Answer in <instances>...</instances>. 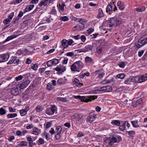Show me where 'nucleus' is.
<instances>
[{"label": "nucleus", "instance_id": "obj_50", "mask_svg": "<svg viewBox=\"0 0 147 147\" xmlns=\"http://www.w3.org/2000/svg\"><path fill=\"white\" fill-rule=\"evenodd\" d=\"M78 25V27L79 28H78L77 29V30H83L84 27V25Z\"/></svg>", "mask_w": 147, "mask_h": 147}, {"label": "nucleus", "instance_id": "obj_14", "mask_svg": "<svg viewBox=\"0 0 147 147\" xmlns=\"http://www.w3.org/2000/svg\"><path fill=\"white\" fill-rule=\"evenodd\" d=\"M29 110L28 107H26L24 109H23L20 111V113L21 116H23L25 115L27 111Z\"/></svg>", "mask_w": 147, "mask_h": 147}, {"label": "nucleus", "instance_id": "obj_16", "mask_svg": "<svg viewBox=\"0 0 147 147\" xmlns=\"http://www.w3.org/2000/svg\"><path fill=\"white\" fill-rule=\"evenodd\" d=\"M117 5L119 7V9L121 10H122L125 8L123 3L121 1L118 2Z\"/></svg>", "mask_w": 147, "mask_h": 147}, {"label": "nucleus", "instance_id": "obj_46", "mask_svg": "<svg viewBox=\"0 0 147 147\" xmlns=\"http://www.w3.org/2000/svg\"><path fill=\"white\" fill-rule=\"evenodd\" d=\"M6 113L5 109L3 108H1L0 109V114L1 115H4Z\"/></svg>", "mask_w": 147, "mask_h": 147}, {"label": "nucleus", "instance_id": "obj_53", "mask_svg": "<svg viewBox=\"0 0 147 147\" xmlns=\"http://www.w3.org/2000/svg\"><path fill=\"white\" fill-rule=\"evenodd\" d=\"M44 136H45V138H46V139L48 140H49V136H50V134L47 133L45 132V133L44 134Z\"/></svg>", "mask_w": 147, "mask_h": 147}, {"label": "nucleus", "instance_id": "obj_62", "mask_svg": "<svg viewBox=\"0 0 147 147\" xmlns=\"http://www.w3.org/2000/svg\"><path fill=\"white\" fill-rule=\"evenodd\" d=\"M36 143L35 142H29V147H32L33 146H35Z\"/></svg>", "mask_w": 147, "mask_h": 147}, {"label": "nucleus", "instance_id": "obj_22", "mask_svg": "<svg viewBox=\"0 0 147 147\" xmlns=\"http://www.w3.org/2000/svg\"><path fill=\"white\" fill-rule=\"evenodd\" d=\"M65 83V80L63 78H60L58 79L57 81V83L59 85H63Z\"/></svg>", "mask_w": 147, "mask_h": 147}, {"label": "nucleus", "instance_id": "obj_2", "mask_svg": "<svg viewBox=\"0 0 147 147\" xmlns=\"http://www.w3.org/2000/svg\"><path fill=\"white\" fill-rule=\"evenodd\" d=\"M74 97L75 98H79L82 101L86 102H88L89 101H92L95 100L97 98L96 96L90 95L86 96H81L80 95L74 96Z\"/></svg>", "mask_w": 147, "mask_h": 147}, {"label": "nucleus", "instance_id": "obj_47", "mask_svg": "<svg viewBox=\"0 0 147 147\" xmlns=\"http://www.w3.org/2000/svg\"><path fill=\"white\" fill-rule=\"evenodd\" d=\"M13 63H16L17 64H18V60H16V59L10 60L8 62V63L11 64Z\"/></svg>", "mask_w": 147, "mask_h": 147}, {"label": "nucleus", "instance_id": "obj_48", "mask_svg": "<svg viewBox=\"0 0 147 147\" xmlns=\"http://www.w3.org/2000/svg\"><path fill=\"white\" fill-rule=\"evenodd\" d=\"M82 117L80 114H76L74 115H73L72 116V118L74 119H75L77 117H80V118H81V117Z\"/></svg>", "mask_w": 147, "mask_h": 147}, {"label": "nucleus", "instance_id": "obj_15", "mask_svg": "<svg viewBox=\"0 0 147 147\" xmlns=\"http://www.w3.org/2000/svg\"><path fill=\"white\" fill-rule=\"evenodd\" d=\"M28 52H30L28 50V49H20L19 50V55L23 54L24 55H25L28 53Z\"/></svg>", "mask_w": 147, "mask_h": 147}, {"label": "nucleus", "instance_id": "obj_26", "mask_svg": "<svg viewBox=\"0 0 147 147\" xmlns=\"http://www.w3.org/2000/svg\"><path fill=\"white\" fill-rule=\"evenodd\" d=\"M34 7V5H30L27 6L25 8V11L28 12L32 10Z\"/></svg>", "mask_w": 147, "mask_h": 147}, {"label": "nucleus", "instance_id": "obj_58", "mask_svg": "<svg viewBox=\"0 0 147 147\" xmlns=\"http://www.w3.org/2000/svg\"><path fill=\"white\" fill-rule=\"evenodd\" d=\"M135 131L133 130L129 131L128 132V134L130 136H131L135 134Z\"/></svg>", "mask_w": 147, "mask_h": 147}, {"label": "nucleus", "instance_id": "obj_63", "mask_svg": "<svg viewBox=\"0 0 147 147\" xmlns=\"http://www.w3.org/2000/svg\"><path fill=\"white\" fill-rule=\"evenodd\" d=\"M46 69V68L45 67L40 68L39 70V72L40 73H42L44 72V71Z\"/></svg>", "mask_w": 147, "mask_h": 147}, {"label": "nucleus", "instance_id": "obj_23", "mask_svg": "<svg viewBox=\"0 0 147 147\" xmlns=\"http://www.w3.org/2000/svg\"><path fill=\"white\" fill-rule=\"evenodd\" d=\"M138 79V83H141L145 81L144 74L139 76Z\"/></svg>", "mask_w": 147, "mask_h": 147}, {"label": "nucleus", "instance_id": "obj_34", "mask_svg": "<svg viewBox=\"0 0 147 147\" xmlns=\"http://www.w3.org/2000/svg\"><path fill=\"white\" fill-rule=\"evenodd\" d=\"M59 20L62 21H68L69 20V18L67 16H63L61 17Z\"/></svg>", "mask_w": 147, "mask_h": 147}, {"label": "nucleus", "instance_id": "obj_41", "mask_svg": "<svg viewBox=\"0 0 147 147\" xmlns=\"http://www.w3.org/2000/svg\"><path fill=\"white\" fill-rule=\"evenodd\" d=\"M78 22H79L80 24L82 25H84L86 23V20L84 19H78ZM87 22V21H86Z\"/></svg>", "mask_w": 147, "mask_h": 147}, {"label": "nucleus", "instance_id": "obj_18", "mask_svg": "<svg viewBox=\"0 0 147 147\" xmlns=\"http://www.w3.org/2000/svg\"><path fill=\"white\" fill-rule=\"evenodd\" d=\"M39 133V130L38 128L35 127L33 128L31 132L32 134L35 135H38Z\"/></svg>", "mask_w": 147, "mask_h": 147}, {"label": "nucleus", "instance_id": "obj_9", "mask_svg": "<svg viewBox=\"0 0 147 147\" xmlns=\"http://www.w3.org/2000/svg\"><path fill=\"white\" fill-rule=\"evenodd\" d=\"M96 117V116L95 114H90L87 118V122L91 123L95 120Z\"/></svg>", "mask_w": 147, "mask_h": 147}, {"label": "nucleus", "instance_id": "obj_11", "mask_svg": "<svg viewBox=\"0 0 147 147\" xmlns=\"http://www.w3.org/2000/svg\"><path fill=\"white\" fill-rule=\"evenodd\" d=\"M62 48H63V50L66 49L68 47V44L67 43V40L66 39H63L61 41Z\"/></svg>", "mask_w": 147, "mask_h": 147}, {"label": "nucleus", "instance_id": "obj_30", "mask_svg": "<svg viewBox=\"0 0 147 147\" xmlns=\"http://www.w3.org/2000/svg\"><path fill=\"white\" fill-rule=\"evenodd\" d=\"M57 100L58 101H61L63 102H66L68 101V100L67 98H63L61 97H57Z\"/></svg>", "mask_w": 147, "mask_h": 147}, {"label": "nucleus", "instance_id": "obj_44", "mask_svg": "<svg viewBox=\"0 0 147 147\" xmlns=\"http://www.w3.org/2000/svg\"><path fill=\"white\" fill-rule=\"evenodd\" d=\"M27 143L25 141H23L20 142V144H19V146H26L27 145Z\"/></svg>", "mask_w": 147, "mask_h": 147}, {"label": "nucleus", "instance_id": "obj_56", "mask_svg": "<svg viewBox=\"0 0 147 147\" xmlns=\"http://www.w3.org/2000/svg\"><path fill=\"white\" fill-rule=\"evenodd\" d=\"M46 28V27L45 26H41L38 28V30L39 31H41L45 30Z\"/></svg>", "mask_w": 147, "mask_h": 147}, {"label": "nucleus", "instance_id": "obj_25", "mask_svg": "<svg viewBox=\"0 0 147 147\" xmlns=\"http://www.w3.org/2000/svg\"><path fill=\"white\" fill-rule=\"evenodd\" d=\"M48 0H44L43 1H41L38 4V5L40 7H41L42 5L45 6H46L48 3Z\"/></svg>", "mask_w": 147, "mask_h": 147}, {"label": "nucleus", "instance_id": "obj_51", "mask_svg": "<svg viewBox=\"0 0 147 147\" xmlns=\"http://www.w3.org/2000/svg\"><path fill=\"white\" fill-rule=\"evenodd\" d=\"M56 134L55 135V137L57 140H59L61 138V134L60 133H55Z\"/></svg>", "mask_w": 147, "mask_h": 147}, {"label": "nucleus", "instance_id": "obj_5", "mask_svg": "<svg viewBox=\"0 0 147 147\" xmlns=\"http://www.w3.org/2000/svg\"><path fill=\"white\" fill-rule=\"evenodd\" d=\"M59 61L60 60L58 59H54L48 61L47 62V64L49 67H51L52 66H55L59 63Z\"/></svg>", "mask_w": 147, "mask_h": 147}, {"label": "nucleus", "instance_id": "obj_27", "mask_svg": "<svg viewBox=\"0 0 147 147\" xmlns=\"http://www.w3.org/2000/svg\"><path fill=\"white\" fill-rule=\"evenodd\" d=\"M103 47L102 45H100L97 48V52L98 54L100 53L103 50Z\"/></svg>", "mask_w": 147, "mask_h": 147}, {"label": "nucleus", "instance_id": "obj_55", "mask_svg": "<svg viewBox=\"0 0 147 147\" xmlns=\"http://www.w3.org/2000/svg\"><path fill=\"white\" fill-rule=\"evenodd\" d=\"M142 102V99L141 98H140L138 100H137L135 102L136 105H138L140 104H141Z\"/></svg>", "mask_w": 147, "mask_h": 147}, {"label": "nucleus", "instance_id": "obj_59", "mask_svg": "<svg viewBox=\"0 0 147 147\" xmlns=\"http://www.w3.org/2000/svg\"><path fill=\"white\" fill-rule=\"evenodd\" d=\"M64 125L68 128H69L71 127V124L70 122H66L64 124Z\"/></svg>", "mask_w": 147, "mask_h": 147}, {"label": "nucleus", "instance_id": "obj_38", "mask_svg": "<svg viewBox=\"0 0 147 147\" xmlns=\"http://www.w3.org/2000/svg\"><path fill=\"white\" fill-rule=\"evenodd\" d=\"M92 60V59L89 57L87 56L85 58V62L86 63H90Z\"/></svg>", "mask_w": 147, "mask_h": 147}, {"label": "nucleus", "instance_id": "obj_3", "mask_svg": "<svg viewBox=\"0 0 147 147\" xmlns=\"http://www.w3.org/2000/svg\"><path fill=\"white\" fill-rule=\"evenodd\" d=\"M147 43V34L141 37L136 44L135 47L138 49L140 48Z\"/></svg>", "mask_w": 147, "mask_h": 147}, {"label": "nucleus", "instance_id": "obj_36", "mask_svg": "<svg viewBox=\"0 0 147 147\" xmlns=\"http://www.w3.org/2000/svg\"><path fill=\"white\" fill-rule=\"evenodd\" d=\"M31 68L32 69L34 70H36L38 67V64H32L31 65Z\"/></svg>", "mask_w": 147, "mask_h": 147}, {"label": "nucleus", "instance_id": "obj_40", "mask_svg": "<svg viewBox=\"0 0 147 147\" xmlns=\"http://www.w3.org/2000/svg\"><path fill=\"white\" fill-rule=\"evenodd\" d=\"M43 109V108L41 106H38L36 107V111L37 112H40L42 111Z\"/></svg>", "mask_w": 147, "mask_h": 147}, {"label": "nucleus", "instance_id": "obj_4", "mask_svg": "<svg viewBox=\"0 0 147 147\" xmlns=\"http://www.w3.org/2000/svg\"><path fill=\"white\" fill-rule=\"evenodd\" d=\"M57 111V108L55 105L51 106V107L47 108L46 111V113L48 115H52Z\"/></svg>", "mask_w": 147, "mask_h": 147}, {"label": "nucleus", "instance_id": "obj_8", "mask_svg": "<svg viewBox=\"0 0 147 147\" xmlns=\"http://www.w3.org/2000/svg\"><path fill=\"white\" fill-rule=\"evenodd\" d=\"M9 57V55L7 54L0 55V63L6 61Z\"/></svg>", "mask_w": 147, "mask_h": 147}, {"label": "nucleus", "instance_id": "obj_45", "mask_svg": "<svg viewBox=\"0 0 147 147\" xmlns=\"http://www.w3.org/2000/svg\"><path fill=\"white\" fill-rule=\"evenodd\" d=\"M114 81V79L113 78H112L110 80H107L105 81H103V82L105 83H111Z\"/></svg>", "mask_w": 147, "mask_h": 147}, {"label": "nucleus", "instance_id": "obj_39", "mask_svg": "<svg viewBox=\"0 0 147 147\" xmlns=\"http://www.w3.org/2000/svg\"><path fill=\"white\" fill-rule=\"evenodd\" d=\"M92 93L94 94H99L102 92V90L100 89H98L95 90H93L92 92Z\"/></svg>", "mask_w": 147, "mask_h": 147}, {"label": "nucleus", "instance_id": "obj_1", "mask_svg": "<svg viewBox=\"0 0 147 147\" xmlns=\"http://www.w3.org/2000/svg\"><path fill=\"white\" fill-rule=\"evenodd\" d=\"M123 22V20L120 18L113 17L111 18L109 20L108 26L110 27H115L119 25Z\"/></svg>", "mask_w": 147, "mask_h": 147}, {"label": "nucleus", "instance_id": "obj_37", "mask_svg": "<svg viewBox=\"0 0 147 147\" xmlns=\"http://www.w3.org/2000/svg\"><path fill=\"white\" fill-rule=\"evenodd\" d=\"M17 116V114L16 113H10L8 114L7 117L8 118H13Z\"/></svg>", "mask_w": 147, "mask_h": 147}, {"label": "nucleus", "instance_id": "obj_54", "mask_svg": "<svg viewBox=\"0 0 147 147\" xmlns=\"http://www.w3.org/2000/svg\"><path fill=\"white\" fill-rule=\"evenodd\" d=\"M119 65L120 67L123 68L125 66V64L123 62H121L119 63Z\"/></svg>", "mask_w": 147, "mask_h": 147}, {"label": "nucleus", "instance_id": "obj_19", "mask_svg": "<svg viewBox=\"0 0 147 147\" xmlns=\"http://www.w3.org/2000/svg\"><path fill=\"white\" fill-rule=\"evenodd\" d=\"M55 70L60 73L64 72L66 70V68L64 66H63L61 67H57L55 68Z\"/></svg>", "mask_w": 147, "mask_h": 147}, {"label": "nucleus", "instance_id": "obj_24", "mask_svg": "<svg viewBox=\"0 0 147 147\" xmlns=\"http://www.w3.org/2000/svg\"><path fill=\"white\" fill-rule=\"evenodd\" d=\"M45 142L44 140L41 138H40L36 141V143L38 145L43 144Z\"/></svg>", "mask_w": 147, "mask_h": 147}, {"label": "nucleus", "instance_id": "obj_57", "mask_svg": "<svg viewBox=\"0 0 147 147\" xmlns=\"http://www.w3.org/2000/svg\"><path fill=\"white\" fill-rule=\"evenodd\" d=\"M94 31V29L92 28H90L87 30V32L89 34H91Z\"/></svg>", "mask_w": 147, "mask_h": 147}, {"label": "nucleus", "instance_id": "obj_43", "mask_svg": "<svg viewBox=\"0 0 147 147\" xmlns=\"http://www.w3.org/2000/svg\"><path fill=\"white\" fill-rule=\"evenodd\" d=\"M145 9V7L144 6H143L141 8H138L136 9V10L138 12H142Z\"/></svg>", "mask_w": 147, "mask_h": 147}, {"label": "nucleus", "instance_id": "obj_33", "mask_svg": "<svg viewBox=\"0 0 147 147\" xmlns=\"http://www.w3.org/2000/svg\"><path fill=\"white\" fill-rule=\"evenodd\" d=\"M65 6L64 3H63L62 4H59V8L60 10L63 11L64 10V7Z\"/></svg>", "mask_w": 147, "mask_h": 147}, {"label": "nucleus", "instance_id": "obj_42", "mask_svg": "<svg viewBox=\"0 0 147 147\" xmlns=\"http://www.w3.org/2000/svg\"><path fill=\"white\" fill-rule=\"evenodd\" d=\"M53 88V86L52 85L51 83H49L47 84V89L48 90H51Z\"/></svg>", "mask_w": 147, "mask_h": 147}, {"label": "nucleus", "instance_id": "obj_52", "mask_svg": "<svg viewBox=\"0 0 147 147\" xmlns=\"http://www.w3.org/2000/svg\"><path fill=\"white\" fill-rule=\"evenodd\" d=\"M11 21L9 19V18H7L4 20L3 21V23L7 25Z\"/></svg>", "mask_w": 147, "mask_h": 147}, {"label": "nucleus", "instance_id": "obj_64", "mask_svg": "<svg viewBox=\"0 0 147 147\" xmlns=\"http://www.w3.org/2000/svg\"><path fill=\"white\" fill-rule=\"evenodd\" d=\"M14 139L15 137L14 136H9L8 137V140L9 141L11 142Z\"/></svg>", "mask_w": 147, "mask_h": 147}, {"label": "nucleus", "instance_id": "obj_12", "mask_svg": "<svg viewBox=\"0 0 147 147\" xmlns=\"http://www.w3.org/2000/svg\"><path fill=\"white\" fill-rule=\"evenodd\" d=\"M30 83L28 80H27L21 83L19 87L20 89H22L25 88Z\"/></svg>", "mask_w": 147, "mask_h": 147}, {"label": "nucleus", "instance_id": "obj_20", "mask_svg": "<svg viewBox=\"0 0 147 147\" xmlns=\"http://www.w3.org/2000/svg\"><path fill=\"white\" fill-rule=\"evenodd\" d=\"M131 123L133 126L135 128H137L140 127V126L138 124V120L133 121H131Z\"/></svg>", "mask_w": 147, "mask_h": 147}, {"label": "nucleus", "instance_id": "obj_49", "mask_svg": "<svg viewBox=\"0 0 147 147\" xmlns=\"http://www.w3.org/2000/svg\"><path fill=\"white\" fill-rule=\"evenodd\" d=\"M51 14L56 15L57 14V11L55 8V7H53V9L51 10Z\"/></svg>", "mask_w": 147, "mask_h": 147}, {"label": "nucleus", "instance_id": "obj_17", "mask_svg": "<svg viewBox=\"0 0 147 147\" xmlns=\"http://www.w3.org/2000/svg\"><path fill=\"white\" fill-rule=\"evenodd\" d=\"M17 36H18V35H11L10 36H8V37H7V38H6V39L3 42H2L1 43L2 44H3L4 43H5V42H6L9 41V40L16 38Z\"/></svg>", "mask_w": 147, "mask_h": 147}, {"label": "nucleus", "instance_id": "obj_29", "mask_svg": "<svg viewBox=\"0 0 147 147\" xmlns=\"http://www.w3.org/2000/svg\"><path fill=\"white\" fill-rule=\"evenodd\" d=\"M62 128L61 126L58 125L57 126L56 128L55 131V133L61 134Z\"/></svg>", "mask_w": 147, "mask_h": 147}, {"label": "nucleus", "instance_id": "obj_10", "mask_svg": "<svg viewBox=\"0 0 147 147\" xmlns=\"http://www.w3.org/2000/svg\"><path fill=\"white\" fill-rule=\"evenodd\" d=\"M107 140L109 142V145H112L113 143L116 142H117V138L114 136L108 137Z\"/></svg>", "mask_w": 147, "mask_h": 147}, {"label": "nucleus", "instance_id": "obj_28", "mask_svg": "<svg viewBox=\"0 0 147 147\" xmlns=\"http://www.w3.org/2000/svg\"><path fill=\"white\" fill-rule=\"evenodd\" d=\"M104 16L102 9L101 8H100L98 9V14L97 17L98 18H100Z\"/></svg>", "mask_w": 147, "mask_h": 147}, {"label": "nucleus", "instance_id": "obj_61", "mask_svg": "<svg viewBox=\"0 0 147 147\" xmlns=\"http://www.w3.org/2000/svg\"><path fill=\"white\" fill-rule=\"evenodd\" d=\"M125 126L126 125V126L128 127H129L130 126V124L128 123V121H123Z\"/></svg>", "mask_w": 147, "mask_h": 147}, {"label": "nucleus", "instance_id": "obj_6", "mask_svg": "<svg viewBox=\"0 0 147 147\" xmlns=\"http://www.w3.org/2000/svg\"><path fill=\"white\" fill-rule=\"evenodd\" d=\"M78 69V72L80 71L84 66V64L81 61H77L74 62Z\"/></svg>", "mask_w": 147, "mask_h": 147}, {"label": "nucleus", "instance_id": "obj_31", "mask_svg": "<svg viewBox=\"0 0 147 147\" xmlns=\"http://www.w3.org/2000/svg\"><path fill=\"white\" fill-rule=\"evenodd\" d=\"M71 69L72 71H78V69L75 63L71 66Z\"/></svg>", "mask_w": 147, "mask_h": 147}, {"label": "nucleus", "instance_id": "obj_60", "mask_svg": "<svg viewBox=\"0 0 147 147\" xmlns=\"http://www.w3.org/2000/svg\"><path fill=\"white\" fill-rule=\"evenodd\" d=\"M80 39L82 42H84L86 39V38L84 35H82L80 37Z\"/></svg>", "mask_w": 147, "mask_h": 147}, {"label": "nucleus", "instance_id": "obj_7", "mask_svg": "<svg viewBox=\"0 0 147 147\" xmlns=\"http://www.w3.org/2000/svg\"><path fill=\"white\" fill-rule=\"evenodd\" d=\"M117 9L116 7L113 4L111 5L109 4L107 7L106 11L107 12H110L112 11H115Z\"/></svg>", "mask_w": 147, "mask_h": 147}, {"label": "nucleus", "instance_id": "obj_35", "mask_svg": "<svg viewBox=\"0 0 147 147\" xmlns=\"http://www.w3.org/2000/svg\"><path fill=\"white\" fill-rule=\"evenodd\" d=\"M125 76V75L124 74H118L117 75L116 77V78L117 79L120 78L123 79L124 78Z\"/></svg>", "mask_w": 147, "mask_h": 147}, {"label": "nucleus", "instance_id": "obj_21", "mask_svg": "<svg viewBox=\"0 0 147 147\" xmlns=\"http://www.w3.org/2000/svg\"><path fill=\"white\" fill-rule=\"evenodd\" d=\"M111 123L113 125L117 126H119L121 123L120 121L117 120H112L111 122Z\"/></svg>", "mask_w": 147, "mask_h": 147}, {"label": "nucleus", "instance_id": "obj_32", "mask_svg": "<svg viewBox=\"0 0 147 147\" xmlns=\"http://www.w3.org/2000/svg\"><path fill=\"white\" fill-rule=\"evenodd\" d=\"M122 124L119 126V129L121 131H124L125 128V126L123 121H121Z\"/></svg>", "mask_w": 147, "mask_h": 147}, {"label": "nucleus", "instance_id": "obj_13", "mask_svg": "<svg viewBox=\"0 0 147 147\" xmlns=\"http://www.w3.org/2000/svg\"><path fill=\"white\" fill-rule=\"evenodd\" d=\"M92 49V46L91 45H88L86 46L83 49V51L84 52H89Z\"/></svg>", "mask_w": 147, "mask_h": 147}]
</instances>
